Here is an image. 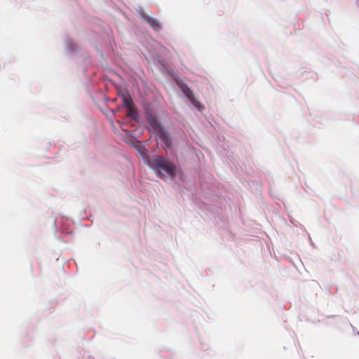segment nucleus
<instances>
[{
	"label": "nucleus",
	"mask_w": 359,
	"mask_h": 359,
	"mask_svg": "<svg viewBox=\"0 0 359 359\" xmlns=\"http://www.w3.org/2000/svg\"><path fill=\"white\" fill-rule=\"evenodd\" d=\"M147 164L160 177L165 176L174 177L176 175V165L166 157L162 156H152L149 158Z\"/></svg>",
	"instance_id": "f257e3e1"
},
{
	"label": "nucleus",
	"mask_w": 359,
	"mask_h": 359,
	"mask_svg": "<svg viewBox=\"0 0 359 359\" xmlns=\"http://www.w3.org/2000/svg\"><path fill=\"white\" fill-rule=\"evenodd\" d=\"M184 93L186 97L189 100V101L192 103V104L196 107L199 111H201L203 109L202 104L195 98L194 96L193 92L188 87H186L184 90Z\"/></svg>",
	"instance_id": "f03ea898"
},
{
	"label": "nucleus",
	"mask_w": 359,
	"mask_h": 359,
	"mask_svg": "<svg viewBox=\"0 0 359 359\" xmlns=\"http://www.w3.org/2000/svg\"><path fill=\"white\" fill-rule=\"evenodd\" d=\"M159 138L161 142L162 147L170 148L172 146V142L168 135L167 133L164 130L159 134Z\"/></svg>",
	"instance_id": "7ed1b4c3"
},
{
	"label": "nucleus",
	"mask_w": 359,
	"mask_h": 359,
	"mask_svg": "<svg viewBox=\"0 0 359 359\" xmlns=\"http://www.w3.org/2000/svg\"><path fill=\"white\" fill-rule=\"evenodd\" d=\"M149 123L151 125V126L153 128V129L157 132L158 133H161L163 131H164L163 128L160 124V123L157 121V119L154 117H150L149 118Z\"/></svg>",
	"instance_id": "20e7f679"
},
{
	"label": "nucleus",
	"mask_w": 359,
	"mask_h": 359,
	"mask_svg": "<svg viewBox=\"0 0 359 359\" xmlns=\"http://www.w3.org/2000/svg\"><path fill=\"white\" fill-rule=\"evenodd\" d=\"M145 20L154 29L158 31L161 29V25L157 19L147 16Z\"/></svg>",
	"instance_id": "39448f33"
},
{
	"label": "nucleus",
	"mask_w": 359,
	"mask_h": 359,
	"mask_svg": "<svg viewBox=\"0 0 359 359\" xmlns=\"http://www.w3.org/2000/svg\"><path fill=\"white\" fill-rule=\"evenodd\" d=\"M123 102L125 106L130 107L132 105V100L130 97H124L123 99Z\"/></svg>",
	"instance_id": "423d86ee"
},
{
	"label": "nucleus",
	"mask_w": 359,
	"mask_h": 359,
	"mask_svg": "<svg viewBox=\"0 0 359 359\" xmlns=\"http://www.w3.org/2000/svg\"><path fill=\"white\" fill-rule=\"evenodd\" d=\"M128 114L130 116V117H133V118H135V115H136V113L135 111V110L133 109L132 105L130 106V107H128Z\"/></svg>",
	"instance_id": "0eeeda50"
}]
</instances>
